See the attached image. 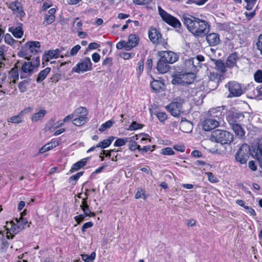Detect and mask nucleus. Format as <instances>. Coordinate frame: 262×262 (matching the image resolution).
<instances>
[{"instance_id":"5fc2aeb1","label":"nucleus","mask_w":262,"mask_h":262,"mask_svg":"<svg viewBox=\"0 0 262 262\" xmlns=\"http://www.w3.org/2000/svg\"><path fill=\"white\" fill-rule=\"evenodd\" d=\"M206 174L208 177V180L211 183H216L219 181L218 179L211 172H207Z\"/></svg>"},{"instance_id":"9d476101","label":"nucleus","mask_w":262,"mask_h":262,"mask_svg":"<svg viewBox=\"0 0 262 262\" xmlns=\"http://www.w3.org/2000/svg\"><path fill=\"white\" fill-rule=\"evenodd\" d=\"M92 68V63L89 57H86L80 61L75 67L72 68V72L77 73H83L90 71Z\"/></svg>"},{"instance_id":"a878e982","label":"nucleus","mask_w":262,"mask_h":262,"mask_svg":"<svg viewBox=\"0 0 262 262\" xmlns=\"http://www.w3.org/2000/svg\"><path fill=\"white\" fill-rule=\"evenodd\" d=\"M28 50L32 53H36L39 51L40 43L39 41H29L27 43Z\"/></svg>"},{"instance_id":"f704fd0d","label":"nucleus","mask_w":262,"mask_h":262,"mask_svg":"<svg viewBox=\"0 0 262 262\" xmlns=\"http://www.w3.org/2000/svg\"><path fill=\"white\" fill-rule=\"evenodd\" d=\"M51 69L50 68H46L45 69L41 71L38 74V77L36 79L37 83H40L43 81L47 76L50 72Z\"/></svg>"},{"instance_id":"ddd939ff","label":"nucleus","mask_w":262,"mask_h":262,"mask_svg":"<svg viewBox=\"0 0 262 262\" xmlns=\"http://www.w3.org/2000/svg\"><path fill=\"white\" fill-rule=\"evenodd\" d=\"M224 106H218L210 108L207 112V115L208 117L214 119H217L220 122L224 116Z\"/></svg>"},{"instance_id":"e433bc0d","label":"nucleus","mask_w":262,"mask_h":262,"mask_svg":"<svg viewBox=\"0 0 262 262\" xmlns=\"http://www.w3.org/2000/svg\"><path fill=\"white\" fill-rule=\"evenodd\" d=\"M215 69L221 73L222 74H224L226 72V66L223 61L218 60L215 62Z\"/></svg>"},{"instance_id":"680f3d73","label":"nucleus","mask_w":262,"mask_h":262,"mask_svg":"<svg viewBox=\"0 0 262 262\" xmlns=\"http://www.w3.org/2000/svg\"><path fill=\"white\" fill-rule=\"evenodd\" d=\"M93 223L92 222H89L84 223L81 228L82 232L84 233L88 228L93 227Z\"/></svg>"},{"instance_id":"a18cd8bd","label":"nucleus","mask_w":262,"mask_h":262,"mask_svg":"<svg viewBox=\"0 0 262 262\" xmlns=\"http://www.w3.org/2000/svg\"><path fill=\"white\" fill-rule=\"evenodd\" d=\"M5 42L8 45L13 46L17 41L14 40L10 34L7 33L4 37Z\"/></svg>"},{"instance_id":"c03bdc74","label":"nucleus","mask_w":262,"mask_h":262,"mask_svg":"<svg viewBox=\"0 0 262 262\" xmlns=\"http://www.w3.org/2000/svg\"><path fill=\"white\" fill-rule=\"evenodd\" d=\"M172 83L173 84H184L182 79V74H178L174 75L172 80Z\"/></svg>"},{"instance_id":"8fccbe9b","label":"nucleus","mask_w":262,"mask_h":262,"mask_svg":"<svg viewBox=\"0 0 262 262\" xmlns=\"http://www.w3.org/2000/svg\"><path fill=\"white\" fill-rule=\"evenodd\" d=\"M245 2L246 3L247 5L245 6V8L246 9L248 10H251L253 7L254 6L256 0H244Z\"/></svg>"},{"instance_id":"39448f33","label":"nucleus","mask_w":262,"mask_h":262,"mask_svg":"<svg viewBox=\"0 0 262 262\" xmlns=\"http://www.w3.org/2000/svg\"><path fill=\"white\" fill-rule=\"evenodd\" d=\"M139 38L135 34H130L128 37L127 41L121 40L116 45V48L118 49H124L126 51H129L133 48H135L138 44Z\"/></svg>"},{"instance_id":"338daca9","label":"nucleus","mask_w":262,"mask_h":262,"mask_svg":"<svg viewBox=\"0 0 262 262\" xmlns=\"http://www.w3.org/2000/svg\"><path fill=\"white\" fill-rule=\"evenodd\" d=\"M152 0H135L134 2L138 5H146L150 3Z\"/></svg>"},{"instance_id":"f8f14e48","label":"nucleus","mask_w":262,"mask_h":262,"mask_svg":"<svg viewBox=\"0 0 262 262\" xmlns=\"http://www.w3.org/2000/svg\"><path fill=\"white\" fill-rule=\"evenodd\" d=\"M158 54L160 56V58L167 62L169 64L175 62L178 59V56L176 53L171 51H162L159 52Z\"/></svg>"},{"instance_id":"2f4dec72","label":"nucleus","mask_w":262,"mask_h":262,"mask_svg":"<svg viewBox=\"0 0 262 262\" xmlns=\"http://www.w3.org/2000/svg\"><path fill=\"white\" fill-rule=\"evenodd\" d=\"M47 113V112L46 110H42L34 114L31 118L32 121L33 122H36L42 120L46 115Z\"/></svg>"},{"instance_id":"774afa93","label":"nucleus","mask_w":262,"mask_h":262,"mask_svg":"<svg viewBox=\"0 0 262 262\" xmlns=\"http://www.w3.org/2000/svg\"><path fill=\"white\" fill-rule=\"evenodd\" d=\"M84 214H80L78 215H76L74 217L75 220L77 222V223L79 224L81 222H82L85 217Z\"/></svg>"},{"instance_id":"9b49d317","label":"nucleus","mask_w":262,"mask_h":262,"mask_svg":"<svg viewBox=\"0 0 262 262\" xmlns=\"http://www.w3.org/2000/svg\"><path fill=\"white\" fill-rule=\"evenodd\" d=\"M217 119H214L207 116L202 122V128L205 131H210L220 125Z\"/></svg>"},{"instance_id":"a19ab883","label":"nucleus","mask_w":262,"mask_h":262,"mask_svg":"<svg viewBox=\"0 0 262 262\" xmlns=\"http://www.w3.org/2000/svg\"><path fill=\"white\" fill-rule=\"evenodd\" d=\"M115 123V121L113 120H110L101 125L99 128V130L101 132H103L107 128H110Z\"/></svg>"},{"instance_id":"3c124183","label":"nucleus","mask_w":262,"mask_h":262,"mask_svg":"<svg viewBox=\"0 0 262 262\" xmlns=\"http://www.w3.org/2000/svg\"><path fill=\"white\" fill-rule=\"evenodd\" d=\"M161 153L164 155L170 156L174 154V152L170 147H166L161 150Z\"/></svg>"},{"instance_id":"c756f323","label":"nucleus","mask_w":262,"mask_h":262,"mask_svg":"<svg viewBox=\"0 0 262 262\" xmlns=\"http://www.w3.org/2000/svg\"><path fill=\"white\" fill-rule=\"evenodd\" d=\"M25 111V110L22 111L17 115L11 117L8 119V122L14 124L22 122L23 120V114Z\"/></svg>"},{"instance_id":"864d4df0","label":"nucleus","mask_w":262,"mask_h":262,"mask_svg":"<svg viewBox=\"0 0 262 262\" xmlns=\"http://www.w3.org/2000/svg\"><path fill=\"white\" fill-rule=\"evenodd\" d=\"M143 125L139 124L136 122L134 121L129 126V129L130 130H135L136 129H140L142 127Z\"/></svg>"},{"instance_id":"1a4fd4ad","label":"nucleus","mask_w":262,"mask_h":262,"mask_svg":"<svg viewBox=\"0 0 262 262\" xmlns=\"http://www.w3.org/2000/svg\"><path fill=\"white\" fill-rule=\"evenodd\" d=\"M159 14L162 19L169 25L176 28H179L181 26L180 21L176 17L167 13L160 7H158Z\"/></svg>"},{"instance_id":"2eb2a0df","label":"nucleus","mask_w":262,"mask_h":262,"mask_svg":"<svg viewBox=\"0 0 262 262\" xmlns=\"http://www.w3.org/2000/svg\"><path fill=\"white\" fill-rule=\"evenodd\" d=\"M64 48L61 49H56L55 50H49L46 52L42 57V60L45 61H49L52 59H56L61 56L62 57L63 56L61 55L62 51L64 50Z\"/></svg>"},{"instance_id":"6e6d98bb","label":"nucleus","mask_w":262,"mask_h":262,"mask_svg":"<svg viewBox=\"0 0 262 262\" xmlns=\"http://www.w3.org/2000/svg\"><path fill=\"white\" fill-rule=\"evenodd\" d=\"M254 79L257 82H262V71L258 70L254 74Z\"/></svg>"},{"instance_id":"37998d69","label":"nucleus","mask_w":262,"mask_h":262,"mask_svg":"<svg viewBox=\"0 0 262 262\" xmlns=\"http://www.w3.org/2000/svg\"><path fill=\"white\" fill-rule=\"evenodd\" d=\"M96 257V253L95 252H92L90 255L88 254L81 255V258L85 262H89L90 261H93Z\"/></svg>"},{"instance_id":"dca6fc26","label":"nucleus","mask_w":262,"mask_h":262,"mask_svg":"<svg viewBox=\"0 0 262 262\" xmlns=\"http://www.w3.org/2000/svg\"><path fill=\"white\" fill-rule=\"evenodd\" d=\"M244 115L236 111L231 110L229 111L227 116V120L230 124L237 123V122L244 118Z\"/></svg>"},{"instance_id":"58836bf2","label":"nucleus","mask_w":262,"mask_h":262,"mask_svg":"<svg viewBox=\"0 0 262 262\" xmlns=\"http://www.w3.org/2000/svg\"><path fill=\"white\" fill-rule=\"evenodd\" d=\"M113 139V137H111L108 139H105L98 143L96 145V147H100L101 148H105L111 144Z\"/></svg>"},{"instance_id":"09e8293b","label":"nucleus","mask_w":262,"mask_h":262,"mask_svg":"<svg viewBox=\"0 0 262 262\" xmlns=\"http://www.w3.org/2000/svg\"><path fill=\"white\" fill-rule=\"evenodd\" d=\"M135 198L136 199L143 198L145 200L146 198L145 195V190L142 188H139L135 194Z\"/></svg>"},{"instance_id":"7c9ffc66","label":"nucleus","mask_w":262,"mask_h":262,"mask_svg":"<svg viewBox=\"0 0 262 262\" xmlns=\"http://www.w3.org/2000/svg\"><path fill=\"white\" fill-rule=\"evenodd\" d=\"M195 76L192 73L182 74V79L184 84L191 83L194 80Z\"/></svg>"},{"instance_id":"7ed1b4c3","label":"nucleus","mask_w":262,"mask_h":262,"mask_svg":"<svg viewBox=\"0 0 262 262\" xmlns=\"http://www.w3.org/2000/svg\"><path fill=\"white\" fill-rule=\"evenodd\" d=\"M211 137L221 144H230L233 140V135L228 131L216 129L211 133Z\"/></svg>"},{"instance_id":"473e14b6","label":"nucleus","mask_w":262,"mask_h":262,"mask_svg":"<svg viewBox=\"0 0 262 262\" xmlns=\"http://www.w3.org/2000/svg\"><path fill=\"white\" fill-rule=\"evenodd\" d=\"M204 60V57L202 55H198L195 58H191L189 59L186 61L187 65H192L193 67H195V63L199 64L200 62Z\"/></svg>"},{"instance_id":"f03ea898","label":"nucleus","mask_w":262,"mask_h":262,"mask_svg":"<svg viewBox=\"0 0 262 262\" xmlns=\"http://www.w3.org/2000/svg\"><path fill=\"white\" fill-rule=\"evenodd\" d=\"M40 65L39 57H36L33 61H25L22 65L19 72L20 79L29 78Z\"/></svg>"},{"instance_id":"423d86ee","label":"nucleus","mask_w":262,"mask_h":262,"mask_svg":"<svg viewBox=\"0 0 262 262\" xmlns=\"http://www.w3.org/2000/svg\"><path fill=\"white\" fill-rule=\"evenodd\" d=\"M225 87L228 90L229 97H239L244 93L241 84L236 81H230L225 85Z\"/></svg>"},{"instance_id":"b1692460","label":"nucleus","mask_w":262,"mask_h":262,"mask_svg":"<svg viewBox=\"0 0 262 262\" xmlns=\"http://www.w3.org/2000/svg\"><path fill=\"white\" fill-rule=\"evenodd\" d=\"M192 124L186 120L182 119L180 123V128L183 132L189 133L192 130Z\"/></svg>"},{"instance_id":"f3484780","label":"nucleus","mask_w":262,"mask_h":262,"mask_svg":"<svg viewBox=\"0 0 262 262\" xmlns=\"http://www.w3.org/2000/svg\"><path fill=\"white\" fill-rule=\"evenodd\" d=\"M206 39L210 46L219 45L221 41L220 35L217 33H210L206 36Z\"/></svg>"},{"instance_id":"0e129e2a","label":"nucleus","mask_w":262,"mask_h":262,"mask_svg":"<svg viewBox=\"0 0 262 262\" xmlns=\"http://www.w3.org/2000/svg\"><path fill=\"white\" fill-rule=\"evenodd\" d=\"M207 0H188L187 3H194L198 5H202L206 2Z\"/></svg>"},{"instance_id":"0eeeda50","label":"nucleus","mask_w":262,"mask_h":262,"mask_svg":"<svg viewBox=\"0 0 262 262\" xmlns=\"http://www.w3.org/2000/svg\"><path fill=\"white\" fill-rule=\"evenodd\" d=\"M250 147L248 144H242L235 155L236 161L241 164H246L250 155Z\"/></svg>"},{"instance_id":"f257e3e1","label":"nucleus","mask_w":262,"mask_h":262,"mask_svg":"<svg viewBox=\"0 0 262 262\" xmlns=\"http://www.w3.org/2000/svg\"><path fill=\"white\" fill-rule=\"evenodd\" d=\"M182 21L188 31L195 36L204 37L209 29L208 22L188 13L183 15Z\"/></svg>"},{"instance_id":"20e7f679","label":"nucleus","mask_w":262,"mask_h":262,"mask_svg":"<svg viewBox=\"0 0 262 262\" xmlns=\"http://www.w3.org/2000/svg\"><path fill=\"white\" fill-rule=\"evenodd\" d=\"M24 212L21 213V215H23ZM27 224L28 221L27 219L23 218L22 215H21L19 219L16 218L15 219V221L7 223V230L12 231L14 233H17L24 229Z\"/></svg>"},{"instance_id":"4be33fe9","label":"nucleus","mask_w":262,"mask_h":262,"mask_svg":"<svg viewBox=\"0 0 262 262\" xmlns=\"http://www.w3.org/2000/svg\"><path fill=\"white\" fill-rule=\"evenodd\" d=\"M255 153V158L257 160L259 166L262 168V138L258 142L257 148Z\"/></svg>"},{"instance_id":"6ab92c4d","label":"nucleus","mask_w":262,"mask_h":262,"mask_svg":"<svg viewBox=\"0 0 262 262\" xmlns=\"http://www.w3.org/2000/svg\"><path fill=\"white\" fill-rule=\"evenodd\" d=\"M142 135H136L131 137L128 138L129 140H128V148L131 151H135L136 149H140V145H138L137 143L136 142V140H138L139 138L141 137Z\"/></svg>"},{"instance_id":"bf43d9fd","label":"nucleus","mask_w":262,"mask_h":262,"mask_svg":"<svg viewBox=\"0 0 262 262\" xmlns=\"http://www.w3.org/2000/svg\"><path fill=\"white\" fill-rule=\"evenodd\" d=\"M52 5H53V3L51 1L48 0V1H46L43 3V6L42 7V11H45L46 10H47V9L50 8V7L52 6Z\"/></svg>"},{"instance_id":"c85d7f7f","label":"nucleus","mask_w":262,"mask_h":262,"mask_svg":"<svg viewBox=\"0 0 262 262\" xmlns=\"http://www.w3.org/2000/svg\"><path fill=\"white\" fill-rule=\"evenodd\" d=\"M86 114L87 112H86L85 114H82V115L78 116L77 118L73 120V123L77 126H80L84 124L86 122L87 120V118L85 117Z\"/></svg>"},{"instance_id":"ea45409f","label":"nucleus","mask_w":262,"mask_h":262,"mask_svg":"<svg viewBox=\"0 0 262 262\" xmlns=\"http://www.w3.org/2000/svg\"><path fill=\"white\" fill-rule=\"evenodd\" d=\"M81 49V46L79 45H76L74 47H73L70 51H67L64 54V56L66 57H70V56H75L77 54L78 52Z\"/></svg>"},{"instance_id":"49530a36","label":"nucleus","mask_w":262,"mask_h":262,"mask_svg":"<svg viewBox=\"0 0 262 262\" xmlns=\"http://www.w3.org/2000/svg\"><path fill=\"white\" fill-rule=\"evenodd\" d=\"M55 16L46 14L43 24L48 25L53 23L55 20Z\"/></svg>"},{"instance_id":"aec40b11","label":"nucleus","mask_w":262,"mask_h":262,"mask_svg":"<svg viewBox=\"0 0 262 262\" xmlns=\"http://www.w3.org/2000/svg\"><path fill=\"white\" fill-rule=\"evenodd\" d=\"M86 113V108L84 107H80L77 108L72 114H70L64 118L63 119V122L64 123L68 122L71 120H73L74 118L75 117H77L79 115L81 114H85Z\"/></svg>"},{"instance_id":"412c9836","label":"nucleus","mask_w":262,"mask_h":262,"mask_svg":"<svg viewBox=\"0 0 262 262\" xmlns=\"http://www.w3.org/2000/svg\"><path fill=\"white\" fill-rule=\"evenodd\" d=\"M23 24H19L17 27H11L8 29V31L11 32L13 35L17 38H21L24 35V31L22 28Z\"/></svg>"},{"instance_id":"5701e85b","label":"nucleus","mask_w":262,"mask_h":262,"mask_svg":"<svg viewBox=\"0 0 262 262\" xmlns=\"http://www.w3.org/2000/svg\"><path fill=\"white\" fill-rule=\"evenodd\" d=\"M169 64L160 58L157 66V69L158 72L162 74L166 73L169 71Z\"/></svg>"},{"instance_id":"4d7b16f0","label":"nucleus","mask_w":262,"mask_h":262,"mask_svg":"<svg viewBox=\"0 0 262 262\" xmlns=\"http://www.w3.org/2000/svg\"><path fill=\"white\" fill-rule=\"evenodd\" d=\"M256 47L257 50L260 52V55L262 56V34L258 36Z\"/></svg>"},{"instance_id":"bb28decb","label":"nucleus","mask_w":262,"mask_h":262,"mask_svg":"<svg viewBox=\"0 0 262 262\" xmlns=\"http://www.w3.org/2000/svg\"><path fill=\"white\" fill-rule=\"evenodd\" d=\"M7 79V74L4 71V65L0 63V89L3 88V84L5 82ZM0 92L6 93L4 89H0Z\"/></svg>"},{"instance_id":"c9c22d12","label":"nucleus","mask_w":262,"mask_h":262,"mask_svg":"<svg viewBox=\"0 0 262 262\" xmlns=\"http://www.w3.org/2000/svg\"><path fill=\"white\" fill-rule=\"evenodd\" d=\"M151 88L155 92H159L164 86V83L162 81L154 80L150 84Z\"/></svg>"},{"instance_id":"4c0bfd02","label":"nucleus","mask_w":262,"mask_h":262,"mask_svg":"<svg viewBox=\"0 0 262 262\" xmlns=\"http://www.w3.org/2000/svg\"><path fill=\"white\" fill-rule=\"evenodd\" d=\"M88 161V158L82 159L77 163L73 165L72 169L73 170H78L84 166Z\"/></svg>"},{"instance_id":"13d9d810","label":"nucleus","mask_w":262,"mask_h":262,"mask_svg":"<svg viewBox=\"0 0 262 262\" xmlns=\"http://www.w3.org/2000/svg\"><path fill=\"white\" fill-rule=\"evenodd\" d=\"M48 144L52 149L58 146L60 144V141L58 140H53L50 142L48 143Z\"/></svg>"},{"instance_id":"cd10ccee","label":"nucleus","mask_w":262,"mask_h":262,"mask_svg":"<svg viewBox=\"0 0 262 262\" xmlns=\"http://www.w3.org/2000/svg\"><path fill=\"white\" fill-rule=\"evenodd\" d=\"M230 125L236 136L239 138H242L244 136L245 132L239 124L238 123H234L230 124Z\"/></svg>"},{"instance_id":"4468645a","label":"nucleus","mask_w":262,"mask_h":262,"mask_svg":"<svg viewBox=\"0 0 262 262\" xmlns=\"http://www.w3.org/2000/svg\"><path fill=\"white\" fill-rule=\"evenodd\" d=\"M182 102H172L166 106L167 110L175 117L179 116L182 112Z\"/></svg>"},{"instance_id":"72a5a7b5","label":"nucleus","mask_w":262,"mask_h":262,"mask_svg":"<svg viewBox=\"0 0 262 262\" xmlns=\"http://www.w3.org/2000/svg\"><path fill=\"white\" fill-rule=\"evenodd\" d=\"M25 79H26L20 82L18 85L19 90L21 93H24L27 91L28 86L30 83V79L29 78Z\"/></svg>"},{"instance_id":"a211bd4d","label":"nucleus","mask_w":262,"mask_h":262,"mask_svg":"<svg viewBox=\"0 0 262 262\" xmlns=\"http://www.w3.org/2000/svg\"><path fill=\"white\" fill-rule=\"evenodd\" d=\"M148 36L154 43H158L161 39V35L155 28H151L148 32Z\"/></svg>"},{"instance_id":"79ce46f5","label":"nucleus","mask_w":262,"mask_h":262,"mask_svg":"<svg viewBox=\"0 0 262 262\" xmlns=\"http://www.w3.org/2000/svg\"><path fill=\"white\" fill-rule=\"evenodd\" d=\"M129 140L128 138H118L114 143L116 147H121L125 145Z\"/></svg>"},{"instance_id":"de8ad7c7","label":"nucleus","mask_w":262,"mask_h":262,"mask_svg":"<svg viewBox=\"0 0 262 262\" xmlns=\"http://www.w3.org/2000/svg\"><path fill=\"white\" fill-rule=\"evenodd\" d=\"M222 76V75L216 72H213L210 73L209 78L211 81H216L218 82L221 79Z\"/></svg>"},{"instance_id":"393cba45","label":"nucleus","mask_w":262,"mask_h":262,"mask_svg":"<svg viewBox=\"0 0 262 262\" xmlns=\"http://www.w3.org/2000/svg\"><path fill=\"white\" fill-rule=\"evenodd\" d=\"M238 59L239 58L236 53L231 54L226 61V66L229 68L233 67L236 65V62Z\"/></svg>"},{"instance_id":"603ef678","label":"nucleus","mask_w":262,"mask_h":262,"mask_svg":"<svg viewBox=\"0 0 262 262\" xmlns=\"http://www.w3.org/2000/svg\"><path fill=\"white\" fill-rule=\"evenodd\" d=\"M156 116L161 122H163L167 118V115L165 112H159L156 114Z\"/></svg>"},{"instance_id":"052dcab7","label":"nucleus","mask_w":262,"mask_h":262,"mask_svg":"<svg viewBox=\"0 0 262 262\" xmlns=\"http://www.w3.org/2000/svg\"><path fill=\"white\" fill-rule=\"evenodd\" d=\"M144 69L143 63L142 61L139 62L138 64V68L137 69V74L140 76L142 73Z\"/></svg>"},{"instance_id":"6e6552de","label":"nucleus","mask_w":262,"mask_h":262,"mask_svg":"<svg viewBox=\"0 0 262 262\" xmlns=\"http://www.w3.org/2000/svg\"><path fill=\"white\" fill-rule=\"evenodd\" d=\"M8 7L12 11V14L23 21L26 13L21 4L18 1L11 2L7 4Z\"/></svg>"},{"instance_id":"e2e57ef3","label":"nucleus","mask_w":262,"mask_h":262,"mask_svg":"<svg viewBox=\"0 0 262 262\" xmlns=\"http://www.w3.org/2000/svg\"><path fill=\"white\" fill-rule=\"evenodd\" d=\"M83 213L85 216H89V217H94L95 216V213L92 212L90 208L86 209H84V211H83Z\"/></svg>"},{"instance_id":"69168bd1","label":"nucleus","mask_w":262,"mask_h":262,"mask_svg":"<svg viewBox=\"0 0 262 262\" xmlns=\"http://www.w3.org/2000/svg\"><path fill=\"white\" fill-rule=\"evenodd\" d=\"M51 149L50 148L49 144L47 143L46 144H45L44 146H43L39 150V154H43L47 151H49L50 150H51Z\"/></svg>"}]
</instances>
